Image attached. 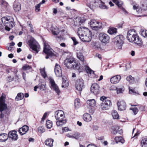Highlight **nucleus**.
Returning a JSON list of instances; mask_svg holds the SVG:
<instances>
[{"mask_svg": "<svg viewBox=\"0 0 147 147\" xmlns=\"http://www.w3.org/2000/svg\"><path fill=\"white\" fill-rule=\"evenodd\" d=\"M87 103L91 107H93L96 105V101L94 99L88 100L87 101Z\"/></svg>", "mask_w": 147, "mask_h": 147, "instance_id": "29", "label": "nucleus"}, {"mask_svg": "<svg viewBox=\"0 0 147 147\" xmlns=\"http://www.w3.org/2000/svg\"><path fill=\"white\" fill-rule=\"evenodd\" d=\"M136 33L134 30H130L127 32V38L128 40L131 42H132V41Z\"/></svg>", "mask_w": 147, "mask_h": 147, "instance_id": "13", "label": "nucleus"}, {"mask_svg": "<svg viewBox=\"0 0 147 147\" xmlns=\"http://www.w3.org/2000/svg\"><path fill=\"white\" fill-rule=\"evenodd\" d=\"M141 34L144 37H147V30H145L142 31Z\"/></svg>", "mask_w": 147, "mask_h": 147, "instance_id": "48", "label": "nucleus"}, {"mask_svg": "<svg viewBox=\"0 0 147 147\" xmlns=\"http://www.w3.org/2000/svg\"><path fill=\"white\" fill-rule=\"evenodd\" d=\"M133 9L134 10H136V12L138 13H141L142 12V9L140 7H136V6L134 5L133 7Z\"/></svg>", "mask_w": 147, "mask_h": 147, "instance_id": "38", "label": "nucleus"}, {"mask_svg": "<svg viewBox=\"0 0 147 147\" xmlns=\"http://www.w3.org/2000/svg\"><path fill=\"white\" fill-rule=\"evenodd\" d=\"M46 85L45 83L44 84L40 83L38 84L39 88L41 90H45L46 89Z\"/></svg>", "mask_w": 147, "mask_h": 147, "instance_id": "37", "label": "nucleus"}, {"mask_svg": "<svg viewBox=\"0 0 147 147\" xmlns=\"http://www.w3.org/2000/svg\"><path fill=\"white\" fill-rule=\"evenodd\" d=\"M78 33L80 39L84 42H89L92 39L91 32L86 27H80L78 30Z\"/></svg>", "mask_w": 147, "mask_h": 147, "instance_id": "1", "label": "nucleus"}, {"mask_svg": "<svg viewBox=\"0 0 147 147\" xmlns=\"http://www.w3.org/2000/svg\"><path fill=\"white\" fill-rule=\"evenodd\" d=\"M115 140L117 143H118L119 142H121L122 143H124V140L123 138L121 136L116 137L115 138Z\"/></svg>", "mask_w": 147, "mask_h": 147, "instance_id": "35", "label": "nucleus"}, {"mask_svg": "<svg viewBox=\"0 0 147 147\" xmlns=\"http://www.w3.org/2000/svg\"><path fill=\"white\" fill-rule=\"evenodd\" d=\"M99 22H97L94 20H91L90 23V26L93 29L96 30L100 28V26H99Z\"/></svg>", "mask_w": 147, "mask_h": 147, "instance_id": "18", "label": "nucleus"}, {"mask_svg": "<svg viewBox=\"0 0 147 147\" xmlns=\"http://www.w3.org/2000/svg\"><path fill=\"white\" fill-rule=\"evenodd\" d=\"M40 5L39 4H38L35 6V11L36 12H38L40 10Z\"/></svg>", "mask_w": 147, "mask_h": 147, "instance_id": "51", "label": "nucleus"}, {"mask_svg": "<svg viewBox=\"0 0 147 147\" xmlns=\"http://www.w3.org/2000/svg\"><path fill=\"white\" fill-rule=\"evenodd\" d=\"M77 57L78 58L82 63V65L81 66H84V65H87L86 62V61L84 60V57L83 54L80 52L77 53Z\"/></svg>", "mask_w": 147, "mask_h": 147, "instance_id": "24", "label": "nucleus"}, {"mask_svg": "<svg viewBox=\"0 0 147 147\" xmlns=\"http://www.w3.org/2000/svg\"><path fill=\"white\" fill-rule=\"evenodd\" d=\"M55 117L56 120V124L58 127H61L66 122L65 119H64V113L62 111L58 110L55 112Z\"/></svg>", "mask_w": 147, "mask_h": 147, "instance_id": "4", "label": "nucleus"}, {"mask_svg": "<svg viewBox=\"0 0 147 147\" xmlns=\"http://www.w3.org/2000/svg\"><path fill=\"white\" fill-rule=\"evenodd\" d=\"M121 79V76L119 75H117L112 77L110 79L112 83L115 84L119 82Z\"/></svg>", "mask_w": 147, "mask_h": 147, "instance_id": "22", "label": "nucleus"}, {"mask_svg": "<svg viewBox=\"0 0 147 147\" xmlns=\"http://www.w3.org/2000/svg\"><path fill=\"white\" fill-rule=\"evenodd\" d=\"M49 81L50 88L52 89L55 91L59 95L60 92V91L58 86L55 84L54 80L52 78H50Z\"/></svg>", "mask_w": 147, "mask_h": 147, "instance_id": "9", "label": "nucleus"}, {"mask_svg": "<svg viewBox=\"0 0 147 147\" xmlns=\"http://www.w3.org/2000/svg\"><path fill=\"white\" fill-rule=\"evenodd\" d=\"M98 38L100 41L103 43H108L109 41L110 37L109 35L103 33L99 34Z\"/></svg>", "mask_w": 147, "mask_h": 147, "instance_id": "10", "label": "nucleus"}, {"mask_svg": "<svg viewBox=\"0 0 147 147\" xmlns=\"http://www.w3.org/2000/svg\"><path fill=\"white\" fill-rule=\"evenodd\" d=\"M124 37L122 35L117 36L113 39V42L116 44L119 49H121L122 46L123 44Z\"/></svg>", "mask_w": 147, "mask_h": 147, "instance_id": "5", "label": "nucleus"}, {"mask_svg": "<svg viewBox=\"0 0 147 147\" xmlns=\"http://www.w3.org/2000/svg\"><path fill=\"white\" fill-rule=\"evenodd\" d=\"M38 131L39 132L42 133L45 131V129L42 127L39 126L38 128Z\"/></svg>", "mask_w": 147, "mask_h": 147, "instance_id": "50", "label": "nucleus"}, {"mask_svg": "<svg viewBox=\"0 0 147 147\" xmlns=\"http://www.w3.org/2000/svg\"><path fill=\"white\" fill-rule=\"evenodd\" d=\"M111 102L110 100H105L103 101L101 104V108L103 110H107L109 109L111 106Z\"/></svg>", "mask_w": 147, "mask_h": 147, "instance_id": "11", "label": "nucleus"}, {"mask_svg": "<svg viewBox=\"0 0 147 147\" xmlns=\"http://www.w3.org/2000/svg\"><path fill=\"white\" fill-rule=\"evenodd\" d=\"M75 108L78 109L80 108L81 106V104L80 102V100L79 99H76L74 101Z\"/></svg>", "mask_w": 147, "mask_h": 147, "instance_id": "34", "label": "nucleus"}, {"mask_svg": "<svg viewBox=\"0 0 147 147\" xmlns=\"http://www.w3.org/2000/svg\"><path fill=\"white\" fill-rule=\"evenodd\" d=\"M74 138L76 139L77 140L80 137V134L78 132L75 133L74 134H73Z\"/></svg>", "mask_w": 147, "mask_h": 147, "instance_id": "49", "label": "nucleus"}, {"mask_svg": "<svg viewBox=\"0 0 147 147\" xmlns=\"http://www.w3.org/2000/svg\"><path fill=\"white\" fill-rule=\"evenodd\" d=\"M7 107L5 104H2L0 105V111L3 112L7 109Z\"/></svg>", "mask_w": 147, "mask_h": 147, "instance_id": "43", "label": "nucleus"}, {"mask_svg": "<svg viewBox=\"0 0 147 147\" xmlns=\"http://www.w3.org/2000/svg\"><path fill=\"white\" fill-rule=\"evenodd\" d=\"M1 21L5 26V29L7 31H9L11 28L14 25L13 18L10 16H7L1 18Z\"/></svg>", "mask_w": 147, "mask_h": 147, "instance_id": "3", "label": "nucleus"}, {"mask_svg": "<svg viewBox=\"0 0 147 147\" xmlns=\"http://www.w3.org/2000/svg\"><path fill=\"white\" fill-rule=\"evenodd\" d=\"M51 31L52 33L55 35H56L57 37L59 39L61 40L62 38V36H63L62 31H60L59 28L57 27H52L51 28Z\"/></svg>", "mask_w": 147, "mask_h": 147, "instance_id": "8", "label": "nucleus"}, {"mask_svg": "<svg viewBox=\"0 0 147 147\" xmlns=\"http://www.w3.org/2000/svg\"><path fill=\"white\" fill-rule=\"evenodd\" d=\"M71 39L74 42V45H76L78 43V42L76 41V40L75 38L74 37H72Z\"/></svg>", "mask_w": 147, "mask_h": 147, "instance_id": "54", "label": "nucleus"}, {"mask_svg": "<svg viewBox=\"0 0 147 147\" xmlns=\"http://www.w3.org/2000/svg\"><path fill=\"white\" fill-rule=\"evenodd\" d=\"M47 113H44L42 118L41 121H44V120L45 119L47 116Z\"/></svg>", "mask_w": 147, "mask_h": 147, "instance_id": "56", "label": "nucleus"}, {"mask_svg": "<svg viewBox=\"0 0 147 147\" xmlns=\"http://www.w3.org/2000/svg\"><path fill=\"white\" fill-rule=\"evenodd\" d=\"M117 89V88L114 86H112L110 88V90H115Z\"/></svg>", "mask_w": 147, "mask_h": 147, "instance_id": "55", "label": "nucleus"}, {"mask_svg": "<svg viewBox=\"0 0 147 147\" xmlns=\"http://www.w3.org/2000/svg\"><path fill=\"white\" fill-rule=\"evenodd\" d=\"M28 42L30 48L35 51L36 53H38L40 47V46L38 42L32 38L29 40Z\"/></svg>", "mask_w": 147, "mask_h": 147, "instance_id": "7", "label": "nucleus"}, {"mask_svg": "<svg viewBox=\"0 0 147 147\" xmlns=\"http://www.w3.org/2000/svg\"><path fill=\"white\" fill-rule=\"evenodd\" d=\"M55 72L57 76L60 77L62 75V71L61 67L57 64H56L55 67Z\"/></svg>", "mask_w": 147, "mask_h": 147, "instance_id": "19", "label": "nucleus"}, {"mask_svg": "<svg viewBox=\"0 0 147 147\" xmlns=\"http://www.w3.org/2000/svg\"><path fill=\"white\" fill-rule=\"evenodd\" d=\"M106 98V97L104 96H102L100 98V100L101 101H103Z\"/></svg>", "mask_w": 147, "mask_h": 147, "instance_id": "59", "label": "nucleus"}, {"mask_svg": "<svg viewBox=\"0 0 147 147\" xmlns=\"http://www.w3.org/2000/svg\"><path fill=\"white\" fill-rule=\"evenodd\" d=\"M46 125L47 128L48 129H50L52 126V122L49 120H47L46 122Z\"/></svg>", "mask_w": 147, "mask_h": 147, "instance_id": "40", "label": "nucleus"}, {"mask_svg": "<svg viewBox=\"0 0 147 147\" xmlns=\"http://www.w3.org/2000/svg\"><path fill=\"white\" fill-rule=\"evenodd\" d=\"M0 118H3L4 117V115L3 114L2 112L0 111Z\"/></svg>", "mask_w": 147, "mask_h": 147, "instance_id": "64", "label": "nucleus"}, {"mask_svg": "<svg viewBox=\"0 0 147 147\" xmlns=\"http://www.w3.org/2000/svg\"><path fill=\"white\" fill-rule=\"evenodd\" d=\"M98 139L99 140H102L104 139V137L103 136L98 137Z\"/></svg>", "mask_w": 147, "mask_h": 147, "instance_id": "60", "label": "nucleus"}, {"mask_svg": "<svg viewBox=\"0 0 147 147\" xmlns=\"http://www.w3.org/2000/svg\"><path fill=\"white\" fill-rule=\"evenodd\" d=\"M141 143L142 147H147V138L142 139L141 140Z\"/></svg>", "mask_w": 147, "mask_h": 147, "instance_id": "36", "label": "nucleus"}, {"mask_svg": "<svg viewBox=\"0 0 147 147\" xmlns=\"http://www.w3.org/2000/svg\"><path fill=\"white\" fill-rule=\"evenodd\" d=\"M119 7H120L123 4V2L120 0H112Z\"/></svg>", "mask_w": 147, "mask_h": 147, "instance_id": "39", "label": "nucleus"}, {"mask_svg": "<svg viewBox=\"0 0 147 147\" xmlns=\"http://www.w3.org/2000/svg\"><path fill=\"white\" fill-rule=\"evenodd\" d=\"M85 21V20L83 18L78 17L75 19L74 24L75 26H79L84 22Z\"/></svg>", "mask_w": 147, "mask_h": 147, "instance_id": "21", "label": "nucleus"}, {"mask_svg": "<svg viewBox=\"0 0 147 147\" xmlns=\"http://www.w3.org/2000/svg\"><path fill=\"white\" fill-rule=\"evenodd\" d=\"M112 115L113 118L114 119H119V115L117 111L115 110H113L112 111Z\"/></svg>", "mask_w": 147, "mask_h": 147, "instance_id": "33", "label": "nucleus"}, {"mask_svg": "<svg viewBox=\"0 0 147 147\" xmlns=\"http://www.w3.org/2000/svg\"><path fill=\"white\" fill-rule=\"evenodd\" d=\"M26 74L25 73L23 72L22 73L23 78V79L24 80H25L26 77Z\"/></svg>", "mask_w": 147, "mask_h": 147, "instance_id": "62", "label": "nucleus"}, {"mask_svg": "<svg viewBox=\"0 0 147 147\" xmlns=\"http://www.w3.org/2000/svg\"><path fill=\"white\" fill-rule=\"evenodd\" d=\"M126 79L127 81L131 83H132L135 81L134 78L132 77L131 76H129L127 77L126 78Z\"/></svg>", "mask_w": 147, "mask_h": 147, "instance_id": "41", "label": "nucleus"}, {"mask_svg": "<svg viewBox=\"0 0 147 147\" xmlns=\"http://www.w3.org/2000/svg\"><path fill=\"white\" fill-rule=\"evenodd\" d=\"M40 71L41 75L44 78H45L47 77V75L44 69H40Z\"/></svg>", "mask_w": 147, "mask_h": 147, "instance_id": "44", "label": "nucleus"}, {"mask_svg": "<svg viewBox=\"0 0 147 147\" xmlns=\"http://www.w3.org/2000/svg\"><path fill=\"white\" fill-rule=\"evenodd\" d=\"M16 133L17 132L15 130L9 131L7 134L8 138L11 139L12 140H16L18 138V136Z\"/></svg>", "mask_w": 147, "mask_h": 147, "instance_id": "17", "label": "nucleus"}, {"mask_svg": "<svg viewBox=\"0 0 147 147\" xmlns=\"http://www.w3.org/2000/svg\"><path fill=\"white\" fill-rule=\"evenodd\" d=\"M117 29L114 28H110L108 30V32L111 34H115L117 32Z\"/></svg>", "mask_w": 147, "mask_h": 147, "instance_id": "31", "label": "nucleus"}, {"mask_svg": "<svg viewBox=\"0 0 147 147\" xmlns=\"http://www.w3.org/2000/svg\"><path fill=\"white\" fill-rule=\"evenodd\" d=\"M83 118L84 120L87 122H88L92 120V117L90 114L87 113L83 115Z\"/></svg>", "mask_w": 147, "mask_h": 147, "instance_id": "27", "label": "nucleus"}, {"mask_svg": "<svg viewBox=\"0 0 147 147\" xmlns=\"http://www.w3.org/2000/svg\"><path fill=\"white\" fill-rule=\"evenodd\" d=\"M100 1H101V4L99 5V7L102 9H105L106 8V6L104 5V3L101 0H100Z\"/></svg>", "mask_w": 147, "mask_h": 147, "instance_id": "53", "label": "nucleus"}, {"mask_svg": "<svg viewBox=\"0 0 147 147\" xmlns=\"http://www.w3.org/2000/svg\"><path fill=\"white\" fill-rule=\"evenodd\" d=\"M81 68L80 72H81L83 70H85L87 71L88 73H90L91 75H92L93 77L97 78L98 77V76L95 75L94 71L90 69L87 65H84V66H82Z\"/></svg>", "mask_w": 147, "mask_h": 147, "instance_id": "15", "label": "nucleus"}, {"mask_svg": "<svg viewBox=\"0 0 147 147\" xmlns=\"http://www.w3.org/2000/svg\"><path fill=\"white\" fill-rule=\"evenodd\" d=\"M31 68V67L29 65H25L22 67V69L24 70H27L30 69Z\"/></svg>", "mask_w": 147, "mask_h": 147, "instance_id": "45", "label": "nucleus"}, {"mask_svg": "<svg viewBox=\"0 0 147 147\" xmlns=\"http://www.w3.org/2000/svg\"><path fill=\"white\" fill-rule=\"evenodd\" d=\"M84 81L82 78L77 80L75 84V87L77 90L81 92L84 86Z\"/></svg>", "mask_w": 147, "mask_h": 147, "instance_id": "12", "label": "nucleus"}, {"mask_svg": "<svg viewBox=\"0 0 147 147\" xmlns=\"http://www.w3.org/2000/svg\"><path fill=\"white\" fill-rule=\"evenodd\" d=\"M28 130V127L27 125H24L22 128H20L18 132L21 135L26 134Z\"/></svg>", "mask_w": 147, "mask_h": 147, "instance_id": "25", "label": "nucleus"}, {"mask_svg": "<svg viewBox=\"0 0 147 147\" xmlns=\"http://www.w3.org/2000/svg\"><path fill=\"white\" fill-rule=\"evenodd\" d=\"M86 147H97V146L93 144H90L88 145Z\"/></svg>", "mask_w": 147, "mask_h": 147, "instance_id": "58", "label": "nucleus"}, {"mask_svg": "<svg viewBox=\"0 0 147 147\" xmlns=\"http://www.w3.org/2000/svg\"><path fill=\"white\" fill-rule=\"evenodd\" d=\"M69 85L68 81L67 80H64L63 78V82L62 85V87H67Z\"/></svg>", "mask_w": 147, "mask_h": 147, "instance_id": "42", "label": "nucleus"}, {"mask_svg": "<svg viewBox=\"0 0 147 147\" xmlns=\"http://www.w3.org/2000/svg\"><path fill=\"white\" fill-rule=\"evenodd\" d=\"M43 52L47 55L45 58L47 59L49 56H52L54 55L53 52L54 51L51 49L48 44L45 42H44Z\"/></svg>", "mask_w": 147, "mask_h": 147, "instance_id": "6", "label": "nucleus"}, {"mask_svg": "<svg viewBox=\"0 0 147 147\" xmlns=\"http://www.w3.org/2000/svg\"><path fill=\"white\" fill-rule=\"evenodd\" d=\"M100 90L98 85L96 83L93 84L91 87V91L95 95L98 94Z\"/></svg>", "mask_w": 147, "mask_h": 147, "instance_id": "14", "label": "nucleus"}, {"mask_svg": "<svg viewBox=\"0 0 147 147\" xmlns=\"http://www.w3.org/2000/svg\"><path fill=\"white\" fill-rule=\"evenodd\" d=\"M64 62L65 65L68 69L78 70L80 72L82 69L80 64L78 63L74 58H67Z\"/></svg>", "mask_w": 147, "mask_h": 147, "instance_id": "2", "label": "nucleus"}, {"mask_svg": "<svg viewBox=\"0 0 147 147\" xmlns=\"http://www.w3.org/2000/svg\"><path fill=\"white\" fill-rule=\"evenodd\" d=\"M8 138V135L5 133L0 134V142H3L6 141Z\"/></svg>", "mask_w": 147, "mask_h": 147, "instance_id": "26", "label": "nucleus"}, {"mask_svg": "<svg viewBox=\"0 0 147 147\" xmlns=\"http://www.w3.org/2000/svg\"><path fill=\"white\" fill-rule=\"evenodd\" d=\"M117 94L122 93L123 92V90L121 88H120L117 89Z\"/></svg>", "mask_w": 147, "mask_h": 147, "instance_id": "52", "label": "nucleus"}, {"mask_svg": "<svg viewBox=\"0 0 147 147\" xmlns=\"http://www.w3.org/2000/svg\"><path fill=\"white\" fill-rule=\"evenodd\" d=\"M1 5H3L5 7H7L8 5V3L5 1L2 0L0 2Z\"/></svg>", "mask_w": 147, "mask_h": 147, "instance_id": "47", "label": "nucleus"}, {"mask_svg": "<svg viewBox=\"0 0 147 147\" xmlns=\"http://www.w3.org/2000/svg\"><path fill=\"white\" fill-rule=\"evenodd\" d=\"M53 13L55 14H56L57 12V9L56 8H53Z\"/></svg>", "mask_w": 147, "mask_h": 147, "instance_id": "63", "label": "nucleus"}, {"mask_svg": "<svg viewBox=\"0 0 147 147\" xmlns=\"http://www.w3.org/2000/svg\"><path fill=\"white\" fill-rule=\"evenodd\" d=\"M13 79V78L11 77V76H9L7 77V80L9 82L12 81Z\"/></svg>", "mask_w": 147, "mask_h": 147, "instance_id": "57", "label": "nucleus"}, {"mask_svg": "<svg viewBox=\"0 0 147 147\" xmlns=\"http://www.w3.org/2000/svg\"><path fill=\"white\" fill-rule=\"evenodd\" d=\"M62 129L63 131H68V128L67 127H65L63 128Z\"/></svg>", "mask_w": 147, "mask_h": 147, "instance_id": "61", "label": "nucleus"}, {"mask_svg": "<svg viewBox=\"0 0 147 147\" xmlns=\"http://www.w3.org/2000/svg\"><path fill=\"white\" fill-rule=\"evenodd\" d=\"M111 133L114 135H116L117 134H120L123 133V130L122 129H119V127H113L112 128Z\"/></svg>", "mask_w": 147, "mask_h": 147, "instance_id": "23", "label": "nucleus"}, {"mask_svg": "<svg viewBox=\"0 0 147 147\" xmlns=\"http://www.w3.org/2000/svg\"><path fill=\"white\" fill-rule=\"evenodd\" d=\"M117 105L119 110L123 111L126 109V104L125 102L124 101L122 100L118 101Z\"/></svg>", "mask_w": 147, "mask_h": 147, "instance_id": "20", "label": "nucleus"}, {"mask_svg": "<svg viewBox=\"0 0 147 147\" xmlns=\"http://www.w3.org/2000/svg\"><path fill=\"white\" fill-rule=\"evenodd\" d=\"M53 140L52 139H48L45 142V144L46 145L50 147L53 146Z\"/></svg>", "mask_w": 147, "mask_h": 147, "instance_id": "30", "label": "nucleus"}, {"mask_svg": "<svg viewBox=\"0 0 147 147\" xmlns=\"http://www.w3.org/2000/svg\"><path fill=\"white\" fill-rule=\"evenodd\" d=\"M132 42L137 44L140 47L142 46L143 44V42L141 38L136 33L133 40Z\"/></svg>", "mask_w": 147, "mask_h": 147, "instance_id": "16", "label": "nucleus"}, {"mask_svg": "<svg viewBox=\"0 0 147 147\" xmlns=\"http://www.w3.org/2000/svg\"><path fill=\"white\" fill-rule=\"evenodd\" d=\"M24 97V94L22 93H18L16 97L15 100L16 101H18L23 99Z\"/></svg>", "mask_w": 147, "mask_h": 147, "instance_id": "32", "label": "nucleus"}, {"mask_svg": "<svg viewBox=\"0 0 147 147\" xmlns=\"http://www.w3.org/2000/svg\"><path fill=\"white\" fill-rule=\"evenodd\" d=\"M130 109L132 111L134 115H136L138 111V108L136 107L134 108H130Z\"/></svg>", "mask_w": 147, "mask_h": 147, "instance_id": "46", "label": "nucleus"}, {"mask_svg": "<svg viewBox=\"0 0 147 147\" xmlns=\"http://www.w3.org/2000/svg\"><path fill=\"white\" fill-rule=\"evenodd\" d=\"M13 8L16 11H18L21 9V5L20 3L15 1L13 5Z\"/></svg>", "mask_w": 147, "mask_h": 147, "instance_id": "28", "label": "nucleus"}]
</instances>
